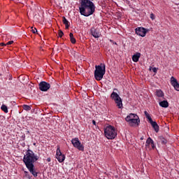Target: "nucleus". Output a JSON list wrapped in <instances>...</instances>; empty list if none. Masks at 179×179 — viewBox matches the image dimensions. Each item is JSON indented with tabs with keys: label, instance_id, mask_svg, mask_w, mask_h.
<instances>
[{
	"label": "nucleus",
	"instance_id": "obj_35",
	"mask_svg": "<svg viewBox=\"0 0 179 179\" xmlns=\"http://www.w3.org/2000/svg\"><path fill=\"white\" fill-rule=\"evenodd\" d=\"M92 124H93V125H95V127H96V121L95 120H92Z\"/></svg>",
	"mask_w": 179,
	"mask_h": 179
},
{
	"label": "nucleus",
	"instance_id": "obj_3",
	"mask_svg": "<svg viewBox=\"0 0 179 179\" xmlns=\"http://www.w3.org/2000/svg\"><path fill=\"white\" fill-rule=\"evenodd\" d=\"M104 75H106V64L104 63H101L100 65H96L94 73V76L96 80H101Z\"/></svg>",
	"mask_w": 179,
	"mask_h": 179
},
{
	"label": "nucleus",
	"instance_id": "obj_40",
	"mask_svg": "<svg viewBox=\"0 0 179 179\" xmlns=\"http://www.w3.org/2000/svg\"><path fill=\"white\" fill-rule=\"evenodd\" d=\"M114 90H117V89H114Z\"/></svg>",
	"mask_w": 179,
	"mask_h": 179
},
{
	"label": "nucleus",
	"instance_id": "obj_22",
	"mask_svg": "<svg viewBox=\"0 0 179 179\" xmlns=\"http://www.w3.org/2000/svg\"><path fill=\"white\" fill-rule=\"evenodd\" d=\"M152 142H153V140L150 137L148 138L145 143L146 148H148V146H150V145H152Z\"/></svg>",
	"mask_w": 179,
	"mask_h": 179
},
{
	"label": "nucleus",
	"instance_id": "obj_18",
	"mask_svg": "<svg viewBox=\"0 0 179 179\" xmlns=\"http://www.w3.org/2000/svg\"><path fill=\"white\" fill-rule=\"evenodd\" d=\"M63 23L66 26V29H69V21L65 17H63Z\"/></svg>",
	"mask_w": 179,
	"mask_h": 179
},
{
	"label": "nucleus",
	"instance_id": "obj_29",
	"mask_svg": "<svg viewBox=\"0 0 179 179\" xmlns=\"http://www.w3.org/2000/svg\"><path fill=\"white\" fill-rule=\"evenodd\" d=\"M150 17L152 19V20H155V14L151 13Z\"/></svg>",
	"mask_w": 179,
	"mask_h": 179
},
{
	"label": "nucleus",
	"instance_id": "obj_12",
	"mask_svg": "<svg viewBox=\"0 0 179 179\" xmlns=\"http://www.w3.org/2000/svg\"><path fill=\"white\" fill-rule=\"evenodd\" d=\"M91 34L95 38H99V37H100V33L97 32V31L94 28L91 29Z\"/></svg>",
	"mask_w": 179,
	"mask_h": 179
},
{
	"label": "nucleus",
	"instance_id": "obj_23",
	"mask_svg": "<svg viewBox=\"0 0 179 179\" xmlns=\"http://www.w3.org/2000/svg\"><path fill=\"white\" fill-rule=\"evenodd\" d=\"M22 108L23 110H25V111H30V110H31V107L29 105H23L22 106Z\"/></svg>",
	"mask_w": 179,
	"mask_h": 179
},
{
	"label": "nucleus",
	"instance_id": "obj_31",
	"mask_svg": "<svg viewBox=\"0 0 179 179\" xmlns=\"http://www.w3.org/2000/svg\"><path fill=\"white\" fill-rule=\"evenodd\" d=\"M151 146H152V149H155V142L154 141L152 142Z\"/></svg>",
	"mask_w": 179,
	"mask_h": 179
},
{
	"label": "nucleus",
	"instance_id": "obj_37",
	"mask_svg": "<svg viewBox=\"0 0 179 179\" xmlns=\"http://www.w3.org/2000/svg\"><path fill=\"white\" fill-rule=\"evenodd\" d=\"M149 71H152V66H150Z\"/></svg>",
	"mask_w": 179,
	"mask_h": 179
},
{
	"label": "nucleus",
	"instance_id": "obj_17",
	"mask_svg": "<svg viewBox=\"0 0 179 179\" xmlns=\"http://www.w3.org/2000/svg\"><path fill=\"white\" fill-rule=\"evenodd\" d=\"M144 114L145 115V118H148L150 124L153 122V120L152 119V117H150V115L148 113V111L145 110Z\"/></svg>",
	"mask_w": 179,
	"mask_h": 179
},
{
	"label": "nucleus",
	"instance_id": "obj_4",
	"mask_svg": "<svg viewBox=\"0 0 179 179\" xmlns=\"http://www.w3.org/2000/svg\"><path fill=\"white\" fill-rule=\"evenodd\" d=\"M125 120L129 122L130 127H138L139 124H141L139 116L135 113H130L127 116Z\"/></svg>",
	"mask_w": 179,
	"mask_h": 179
},
{
	"label": "nucleus",
	"instance_id": "obj_6",
	"mask_svg": "<svg viewBox=\"0 0 179 179\" xmlns=\"http://www.w3.org/2000/svg\"><path fill=\"white\" fill-rule=\"evenodd\" d=\"M71 143L74 146V148H76L77 149H78V150H80L81 152H83L85 150V147L83 146V145H82L80 141H79L78 138H73L71 140Z\"/></svg>",
	"mask_w": 179,
	"mask_h": 179
},
{
	"label": "nucleus",
	"instance_id": "obj_34",
	"mask_svg": "<svg viewBox=\"0 0 179 179\" xmlns=\"http://www.w3.org/2000/svg\"><path fill=\"white\" fill-rule=\"evenodd\" d=\"M47 162H48V163H50V162H51V158H50V157H48V158H47Z\"/></svg>",
	"mask_w": 179,
	"mask_h": 179
},
{
	"label": "nucleus",
	"instance_id": "obj_30",
	"mask_svg": "<svg viewBox=\"0 0 179 179\" xmlns=\"http://www.w3.org/2000/svg\"><path fill=\"white\" fill-rule=\"evenodd\" d=\"M7 78H8L9 80H12V79H13V77H12L11 74L7 75Z\"/></svg>",
	"mask_w": 179,
	"mask_h": 179
},
{
	"label": "nucleus",
	"instance_id": "obj_32",
	"mask_svg": "<svg viewBox=\"0 0 179 179\" xmlns=\"http://www.w3.org/2000/svg\"><path fill=\"white\" fill-rule=\"evenodd\" d=\"M22 138L23 141H24V139H26V135H25V134H23V135L22 136Z\"/></svg>",
	"mask_w": 179,
	"mask_h": 179
},
{
	"label": "nucleus",
	"instance_id": "obj_24",
	"mask_svg": "<svg viewBox=\"0 0 179 179\" xmlns=\"http://www.w3.org/2000/svg\"><path fill=\"white\" fill-rule=\"evenodd\" d=\"M70 40L72 43V44H75V43H76V39H75V38L73 37V34L70 33Z\"/></svg>",
	"mask_w": 179,
	"mask_h": 179
},
{
	"label": "nucleus",
	"instance_id": "obj_21",
	"mask_svg": "<svg viewBox=\"0 0 179 179\" xmlns=\"http://www.w3.org/2000/svg\"><path fill=\"white\" fill-rule=\"evenodd\" d=\"M156 94L157 97H163V96H164V93H163V91H162V90H157Z\"/></svg>",
	"mask_w": 179,
	"mask_h": 179
},
{
	"label": "nucleus",
	"instance_id": "obj_27",
	"mask_svg": "<svg viewBox=\"0 0 179 179\" xmlns=\"http://www.w3.org/2000/svg\"><path fill=\"white\" fill-rule=\"evenodd\" d=\"M58 35L59 37H62V36H64V32L62 31V30H59Z\"/></svg>",
	"mask_w": 179,
	"mask_h": 179
},
{
	"label": "nucleus",
	"instance_id": "obj_39",
	"mask_svg": "<svg viewBox=\"0 0 179 179\" xmlns=\"http://www.w3.org/2000/svg\"><path fill=\"white\" fill-rule=\"evenodd\" d=\"M110 43H113V40H110Z\"/></svg>",
	"mask_w": 179,
	"mask_h": 179
},
{
	"label": "nucleus",
	"instance_id": "obj_8",
	"mask_svg": "<svg viewBox=\"0 0 179 179\" xmlns=\"http://www.w3.org/2000/svg\"><path fill=\"white\" fill-rule=\"evenodd\" d=\"M39 90L41 92H47L50 87H51V85H50V83L45 82V81H41L39 85Z\"/></svg>",
	"mask_w": 179,
	"mask_h": 179
},
{
	"label": "nucleus",
	"instance_id": "obj_26",
	"mask_svg": "<svg viewBox=\"0 0 179 179\" xmlns=\"http://www.w3.org/2000/svg\"><path fill=\"white\" fill-rule=\"evenodd\" d=\"M31 31H32V33H34V34H36V33H37V29L34 28L33 27H31Z\"/></svg>",
	"mask_w": 179,
	"mask_h": 179
},
{
	"label": "nucleus",
	"instance_id": "obj_10",
	"mask_svg": "<svg viewBox=\"0 0 179 179\" xmlns=\"http://www.w3.org/2000/svg\"><path fill=\"white\" fill-rule=\"evenodd\" d=\"M171 85L174 87L175 90L177 92H179V83L178 81H177V79L172 76L171 78Z\"/></svg>",
	"mask_w": 179,
	"mask_h": 179
},
{
	"label": "nucleus",
	"instance_id": "obj_20",
	"mask_svg": "<svg viewBox=\"0 0 179 179\" xmlns=\"http://www.w3.org/2000/svg\"><path fill=\"white\" fill-rule=\"evenodd\" d=\"M12 44H17V43L13 41H10L7 43H1L0 45H10Z\"/></svg>",
	"mask_w": 179,
	"mask_h": 179
},
{
	"label": "nucleus",
	"instance_id": "obj_25",
	"mask_svg": "<svg viewBox=\"0 0 179 179\" xmlns=\"http://www.w3.org/2000/svg\"><path fill=\"white\" fill-rule=\"evenodd\" d=\"M1 109L2 110V111H4L6 113V114H7V113H8V106H6V105H2L1 107Z\"/></svg>",
	"mask_w": 179,
	"mask_h": 179
},
{
	"label": "nucleus",
	"instance_id": "obj_7",
	"mask_svg": "<svg viewBox=\"0 0 179 179\" xmlns=\"http://www.w3.org/2000/svg\"><path fill=\"white\" fill-rule=\"evenodd\" d=\"M56 159H57L59 163H64L65 161V155L61 152V150L59 149V145L57 146V149L56 151Z\"/></svg>",
	"mask_w": 179,
	"mask_h": 179
},
{
	"label": "nucleus",
	"instance_id": "obj_1",
	"mask_svg": "<svg viewBox=\"0 0 179 179\" xmlns=\"http://www.w3.org/2000/svg\"><path fill=\"white\" fill-rule=\"evenodd\" d=\"M40 159V157L35 154L33 150L29 149L26 151L25 155H24L22 162L25 164L27 169L29 170V173L34 176V177H37L38 173L36 171L34 167V164Z\"/></svg>",
	"mask_w": 179,
	"mask_h": 179
},
{
	"label": "nucleus",
	"instance_id": "obj_19",
	"mask_svg": "<svg viewBox=\"0 0 179 179\" xmlns=\"http://www.w3.org/2000/svg\"><path fill=\"white\" fill-rule=\"evenodd\" d=\"M159 139L162 145H166L167 143V140L164 138L163 136H159Z\"/></svg>",
	"mask_w": 179,
	"mask_h": 179
},
{
	"label": "nucleus",
	"instance_id": "obj_15",
	"mask_svg": "<svg viewBox=\"0 0 179 179\" xmlns=\"http://www.w3.org/2000/svg\"><path fill=\"white\" fill-rule=\"evenodd\" d=\"M120 95L115 92H113L110 94V99H112V100H117V99H120Z\"/></svg>",
	"mask_w": 179,
	"mask_h": 179
},
{
	"label": "nucleus",
	"instance_id": "obj_16",
	"mask_svg": "<svg viewBox=\"0 0 179 179\" xmlns=\"http://www.w3.org/2000/svg\"><path fill=\"white\" fill-rule=\"evenodd\" d=\"M160 107H162L163 108H167L169 107V101H162L159 102Z\"/></svg>",
	"mask_w": 179,
	"mask_h": 179
},
{
	"label": "nucleus",
	"instance_id": "obj_5",
	"mask_svg": "<svg viewBox=\"0 0 179 179\" xmlns=\"http://www.w3.org/2000/svg\"><path fill=\"white\" fill-rule=\"evenodd\" d=\"M105 136L107 139H115L117 136V131H115V127L109 125L104 129Z\"/></svg>",
	"mask_w": 179,
	"mask_h": 179
},
{
	"label": "nucleus",
	"instance_id": "obj_9",
	"mask_svg": "<svg viewBox=\"0 0 179 179\" xmlns=\"http://www.w3.org/2000/svg\"><path fill=\"white\" fill-rule=\"evenodd\" d=\"M149 29H146L143 27H138L136 29V34L138 36H141V37H145L146 36L147 31H148Z\"/></svg>",
	"mask_w": 179,
	"mask_h": 179
},
{
	"label": "nucleus",
	"instance_id": "obj_36",
	"mask_svg": "<svg viewBox=\"0 0 179 179\" xmlns=\"http://www.w3.org/2000/svg\"><path fill=\"white\" fill-rule=\"evenodd\" d=\"M21 145L22 146V148H24V146H26V144L24 143H22Z\"/></svg>",
	"mask_w": 179,
	"mask_h": 179
},
{
	"label": "nucleus",
	"instance_id": "obj_11",
	"mask_svg": "<svg viewBox=\"0 0 179 179\" xmlns=\"http://www.w3.org/2000/svg\"><path fill=\"white\" fill-rule=\"evenodd\" d=\"M150 124H151V126L152 127L153 129L155 130V131L157 134V132H159V131H160V127H159V124H157V122L152 121Z\"/></svg>",
	"mask_w": 179,
	"mask_h": 179
},
{
	"label": "nucleus",
	"instance_id": "obj_13",
	"mask_svg": "<svg viewBox=\"0 0 179 179\" xmlns=\"http://www.w3.org/2000/svg\"><path fill=\"white\" fill-rule=\"evenodd\" d=\"M114 101L117 108H122V99H121V97L117 98V99H115Z\"/></svg>",
	"mask_w": 179,
	"mask_h": 179
},
{
	"label": "nucleus",
	"instance_id": "obj_38",
	"mask_svg": "<svg viewBox=\"0 0 179 179\" xmlns=\"http://www.w3.org/2000/svg\"><path fill=\"white\" fill-rule=\"evenodd\" d=\"M113 44H117V43H115V42H113Z\"/></svg>",
	"mask_w": 179,
	"mask_h": 179
},
{
	"label": "nucleus",
	"instance_id": "obj_33",
	"mask_svg": "<svg viewBox=\"0 0 179 179\" xmlns=\"http://www.w3.org/2000/svg\"><path fill=\"white\" fill-rule=\"evenodd\" d=\"M24 173L26 177H27V176H29V172L25 171H24Z\"/></svg>",
	"mask_w": 179,
	"mask_h": 179
},
{
	"label": "nucleus",
	"instance_id": "obj_28",
	"mask_svg": "<svg viewBox=\"0 0 179 179\" xmlns=\"http://www.w3.org/2000/svg\"><path fill=\"white\" fill-rule=\"evenodd\" d=\"M152 71L154 72V73H157V69L156 67L152 68Z\"/></svg>",
	"mask_w": 179,
	"mask_h": 179
},
{
	"label": "nucleus",
	"instance_id": "obj_14",
	"mask_svg": "<svg viewBox=\"0 0 179 179\" xmlns=\"http://www.w3.org/2000/svg\"><path fill=\"white\" fill-rule=\"evenodd\" d=\"M140 58H141V53L136 52L132 56V61L133 62H138Z\"/></svg>",
	"mask_w": 179,
	"mask_h": 179
},
{
	"label": "nucleus",
	"instance_id": "obj_2",
	"mask_svg": "<svg viewBox=\"0 0 179 179\" xmlns=\"http://www.w3.org/2000/svg\"><path fill=\"white\" fill-rule=\"evenodd\" d=\"M79 10L80 15L83 16H90V15H93L94 13L96 6L93 1L90 0H81Z\"/></svg>",
	"mask_w": 179,
	"mask_h": 179
}]
</instances>
